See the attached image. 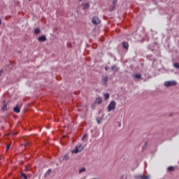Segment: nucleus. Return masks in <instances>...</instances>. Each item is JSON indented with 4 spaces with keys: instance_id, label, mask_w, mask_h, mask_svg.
<instances>
[{
    "instance_id": "nucleus-6",
    "label": "nucleus",
    "mask_w": 179,
    "mask_h": 179,
    "mask_svg": "<svg viewBox=\"0 0 179 179\" xmlns=\"http://www.w3.org/2000/svg\"><path fill=\"white\" fill-rule=\"evenodd\" d=\"M107 82H108V76H105L102 78V85H103V86H106L107 85Z\"/></svg>"
},
{
    "instance_id": "nucleus-9",
    "label": "nucleus",
    "mask_w": 179,
    "mask_h": 179,
    "mask_svg": "<svg viewBox=\"0 0 179 179\" xmlns=\"http://www.w3.org/2000/svg\"><path fill=\"white\" fill-rule=\"evenodd\" d=\"M133 78L135 79H142V75L141 73L134 74Z\"/></svg>"
},
{
    "instance_id": "nucleus-27",
    "label": "nucleus",
    "mask_w": 179,
    "mask_h": 179,
    "mask_svg": "<svg viewBox=\"0 0 179 179\" xmlns=\"http://www.w3.org/2000/svg\"><path fill=\"white\" fill-rule=\"evenodd\" d=\"M115 68V65H113V66H112V68H111L112 71H114Z\"/></svg>"
},
{
    "instance_id": "nucleus-8",
    "label": "nucleus",
    "mask_w": 179,
    "mask_h": 179,
    "mask_svg": "<svg viewBox=\"0 0 179 179\" xmlns=\"http://www.w3.org/2000/svg\"><path fill=\"white\" fill-rule=\"evenodd\" d=\"M137 178L138 179H150V176L139 175Z\"/></svg>"
},
{
    "instance_id": "nucleus-3",
    "label": "nucleus",
    "mask_w": 179,
    "mask_h": 179,
    "mask_svg": "<svg viewBox=\"0 0 179 179\" xmlns=\"http://www.w3.org/2000/svg\"><path fill=\"white\" fill-rule=\"evenodd\" d=\"M177 85V82L173 80V81H166L164 83V86L166 87H169V86H176Z\"/></svg>"
},
{
    "instance_id": "nucleus-18",
    "label": "nucleus",
    "mask_w": 179,
    "mask_h": 179,
    "mask_svg": "<svg viewBox=\"0 0 179 179\" xmlns=\"http://www.w3.org/2000/svg\"><path fill=\"white\" fill-rule=\"evenodd\" d=\"M63 160H69V155H65L63 157Z\"/></svg>"
},
{
    "instance_id": "nucleus-5",
    "label": "nucleus",
    "mask_w": 179,
    "mask_h": 179,
    "mask_svg": "<svg viewBox=\"0 0 179 179\" xmlns=\"http://www.w3.org/2000/svg\"><path fill=\"white\" fill-rule=\"evenodd\" d=\"M93 24H100V18L98 17H94L92 19Z\"/></svg>"
},
{
    "instance_id": "nucleus-32",
    "label": "nucleus",
    "mask_w": 179,
    "mask_h": 179,
    "mask_svg": "<svg viewBox=\"0 0 179 179\" xmlns=\"http://www.w3.org/2000/svg\"><path fill=\"white\" fill-rule=\"evenodd\" d=\"M118 69H120L119 68H116V71H118Z\"/></svg>"
},
{
    "instance_id": "nucleus-17",
    "label": "nucleus",
    "mask_w": 179,
    "mask_h": 179,
    "mask_svg": "<svg viewBox=\"0 0 179 179\" xmlns=\"http://www.w3.org/2000/svg\"><path fill=\"white\" fill-rule=\"evenodd\" d=\"M104 99L105 100H108L110 99V94H104Z\"/></svg>"
},
{
    "instance_id": "nucleus-21",
    "label": "nucleus",
    "mask_w": 179,
    "mask_h": 179,
    "mask_svg": "<svg viewBox=\"0 0 179 179\" xmlns=\"http://www.w3.org/2000/svg\"><path fill=\"white\" fill-rule=\"evenodd\" d=\"M21 177L24 179H27V176L24 174V173H21Z\"/></svg>"
},
{
    "instance_id": "nucleus-23",
    "label": "nucleus",
    "mask_w": 179,
    "mask_h": 179,
    "mask_svg": "<svg viewBox=\"0 0 179 179\" xmlns=\"http://www.w3.org/2000/svg\"><path fill=\"white\" fill-rule=\"evenodd\" d=\"M173 66H175L177 69H179V64L178 63H175L173 64Z\"/></svg>"
},
{
    "instance_id": "nucleus-22",
    "label": "nucleus",
    "mask_w": 179,
    "mask_h": 179,
    "mask_svg": "<svg viewBox=\"0 0 179 179\" xmlns=\"http://www.w3.org/2000/svg\"><path fill=\"white\" fill-rule=\"evenodd\" d=\"M9 149H10V144H8L6 147V151L8 152L9 150Z\"/></svg>"
},
{
    "instance_id": "nucleus-29",
    "label": "nucleus",
    "mask_w": 179,
    "mask_h": 179,
    "mask_svg": "<svg viewBox=\"0 0 179 179\" xmlns=\"http://www.w3.org/2000/svg\"><path fill=\"white\" fill-rule=\"evenodd\" d=\"M105 70H106V71H108V67L106 66V67H105Z\"/></svg>"
},
{
    "instance_id": "nucleus-7",
    "label": "nucleus",
    "mask_w": 179,
    "mask_h": 179,
    "mask_svg": "<svg viewBox=\"0 0 179 179\" xmlns=\"http://www.w3.org/2000/svg\"><path fill=\"white\" fill-rule=\"evenodd\" d=\"M38 41L41 43H44V41H47V37L45 36H41L38 38Z\"/></svg>"
},
{
    "instance_id": "nucleus-19",
    "label": "nucleus",
    "mask_w": 179,
    "mask_h": 179,
    "mask_svg": "<svg viewBox=\"0 0 179 179\" xmlns=\"http://www.w3.org/2000/svg\"><path fill=\"white\" fill-rule=\"evenodd\" d=\"M101 101H102L101 98H98V99H96V102L98 104H101Z\"/></svg>"
},
{
    "instance_id": "nucleus-4",
    "label": "nucleus",
    "mask_w": 179,
    "mask_h": 179,
    "mask_svg": "<svg viewBox=\"0 0 179 179\" xmlns=\"http://www.w3.org/2000/svg\"><path fill=\"white\" fill-rule=\"evenodd\" d=\"M83 10H86L90 8V3L88 2H84L81 4Z\"/></svg>"
},
{
    "instance_id": "nucleus-13",
    "label": "nucleus",
    "mask_w": 179,
    "mask_h": 179,
    "mask_svg": "<svg viewBox=\"0 0 179 179\" xmlns=\"http://www.w3.org/2000/svg\"><path fill=\"white\" fill-rule=\"evenodd\" d=\"M52 171L51 169H48L47 172L45 173V177H48V176L51 174Z\"/></svg>"
},
{
    "instance_id": "nucleus-34",
    "label": "nucleus",
    "mask_w": 179,
    "mask_h": 179,
    "mask_svg": "<svg viewBox=\"0 0 179 179\" xmlns=\"http://www.w3.org/2000/svg\"><path fill=\"white\" fill-rule=\"evenodd\" d=\"M155 4L157 5V2H155Z\"/></svg>"
},
{
    "instance_id": "nucleus-14",
    "label": "nucleus",
    "mask_w": 179,
    "mask_h": 179,
    "mask_svg": "<svg viewBox=\"0 0 179 179\" xmlns=\"http://www.w3.org/2000/svg\"><path fill=\"white\" fill-rule=\"evenodd\" d=\"M40 33H41V30L40 29V28H36V29L34 30V34H40Z\"/></svg>"
},
{
    "instance_id": "nucleus-12",
    "label": "nucleus",
    "mask_w": 179,
    "mask_h": 179,
    "mask_svg": "<svg viewBox=\"0 0 179 179\" xmlns=\"http://www.w3.org/2000/svg\"><path fill=\"white\" fill-rule=\"evenodd\" d=\"M14 112L15 113H20V107H19V105H17L15 108H14Z\"/></svg>"
},
{
    "instance_id": "nucleus-1",
    "label": "nucleus",
    "mask_w": 179,
    "mask_h": 179,
    "mask_svg": "<svg viewBox=\"0 0 179 179\" xmlns=\"http://www.w3.org/2000/svg\"><path fill=\"white\" fill-rule=\"evenodd\" d=\"M116 102L115 101H112L108 106V113H110V111H114V110H115V106H116Z\"/></svg>"
},
{
    "instance_id": "nucleus-25",
    "label": "nucleus",
    "mask_w": 179,
    "mask_h": 179,
    "mask_svg": "<svg viewBox=\"0 0 179 179\" xmlns=\"http://www.w3.org/2000/svg\"><path fill=\"white\" fill-rule=\"evenodd\" d=\"M86 138H87V134H84L83 138H82V140L83 141V139H86Z\"/></svg>"
},
{
    "instance_id": "nucleus-20",
    "label": "nucleus",
    "mask_w": 179,
    "mask_h": 179,
    "mask_svg": "<svg viewBox=\"0 0 179 179\" xmlns=\"http://www.w3.org/2000/svg\"><path fill=\"white\" fill-rule=\"evenodd\" d=\"M31 145V143L30 141H26L24 144V146H30Z\"/></svg>"
},
{
    "instance_id": "nucleus-15",
    "label": "nucleus",
    "mask_w": 179,
    "mask_h": 179,
    "mask_svg": "<svg viewBox=\"0 0 179 179\" xmlns=\"http://www.w3.org/2000/svg\"><path fill=\"white\" fill-rule=\"evenodd\" d=\"M85 171H86V168L83 167L80 169L79 174H82V173H85Z\"/></svg>"
},
{
    "instance_id": "nucleus-16",
    "label": "nucleus",
    "mask_w": 179,
    "mask_h": 179,
    "mask_svg": "<svg viewBox=\"0 0 179 179\" xmlns=\"http://www.w3.org/2000/svg\"><path fill=\"white\" fill-rule=\"evenodd\" d=\"M174 170H175L174 166H169V167L167 168V171H174Z\"/></svg>"
},
{
    "instance_id": "nucleus-35",
    "label": "nucleus",
    "mask_w": 179,
    "mask_h": 179,
    "mask_svg": "<svg viewBox=\"0 0 179 179\" xmlns=\"http://www.w3.org/2000/svg\"><path fill=\"white\" fill-rule=\"evenodd\" d=\"M78 1H82V0H78Z\"/></svg>"
},
{
    "instance_id": "nucleus-30",
    "label": "nucleus",
    "mask_w": 179,
    "mask_h": 179,
    "mask_svg": "<svg viewBox=\"0 0 179 179\" xmlns=\"http://www.w3.org/2000/svg\"><path fill=\"white\" fill-rule=\"evenodd\" d=\"M2 24V21L0 20V26Z\"/></svg>"
},
{
    "instance_id": "nucleus-10",
    "label": "nucleus",
    "mask_w": 179,
    "mask_h": 179,
    "mask_svg": "<svg viewBox=\"0 0 179 179\" xmlns=\"http://www.w3.org/2000/svg\"><path fill=\"white\" fill-rule=\"evenodd\" d=\"M1 109L3 110L4 111H6V110H8V103H6L5 101H3V105Z\"/></svg>"
},
{
    "instance_id": "nucleus-24",
    "label": "nucleus",
    "mask_w": 179,
    "mask_h": 179,
    "mask_svg": "<svg viewBox=\"0 0 179 179\" xmlns=\"http://www.w3.org/2000/svg\"><path fill=\"white\" fill-rule=\"evenodd\" d=\"M117 0L113 1V5L114 8H115V3H117Z\"/></svg>"
},
{
    "instance_id": "nucleus-26",
    "label": "nucleus",
    "mask_w": 179,
    "mask_h": 179,
    "mask_svg": "<svg viewBox=\"0 0 179 179\" xmlns=\"http://www.w3.org/2000/svg\"><path fill=\"white\" fill-rule=\"evenodd\" d=\"M96 121L98 124H101V121L100 120V119H96Z\"/></svg>"
},
{
    "instance_id": "nucleus-31",
    "label": "nucleus",
    "mask_w": 179,
    "mask_h": 179,
    "mask_svg": "<svg viewBox=\"0 0 179 179\" xmlns=\"http://www.w3.org/2000/svg\"><path fill=\"white\" fill-rule=\"evenodd\" d=\"M1 73H2V71H0V76H1Z\"/></svg>"
},
{
    "instance_id": "nucleus-28",
    "label": "nucleus",
    "mask_w": 179,
    "mask_h": 179,
    "mask_svg": "<svg viewBox=\"0 0 179 179\" xmlns=\"http://www.w3.org/2000/svg\"><path fill=\"white\" fill-rule=\"evenodd\" d=\"M12 135H17V133L13 132V133H12Z\"/></svg>"
},
{
    "instance_id": "nucleus-2",
    "label": "nucleus",
    "mask_w": 179,
    "mask_h": 179,
    "mask_svg": "<svg viewBox=\"0 0 179 179\" xmlns=\"http://www.w3.org/2000/svg\"><path fill=\"white\" fill-rule=\"evenodd\" d=\"M83 149H85L83 145H78L75 150L71 151V153H76V154L80 153V152H82V150H83Z\"/></svg>"
},
{
    "instance_id": "nucleus-33",
    "label": "nucleus",
    "mask_w": 179,
    "mask_h": 179,
    "mask_svg": "<svg viewBox=\"0 0 179 179\" xmlns=\"http://www.w3.org/2000/svg\"><path fill=\"white\" fill-rule=\"evenodd\" d=\"M155 4L157 5V2H155Z\"/></svg>"
},
{
    "instance_id": "nucleus-11",
    "label": "nucleus",
    "mask_w": 179,
    "mask_h": 179,
    "mask_svg": "<svg viewBox=\"0 0 179 179\" xmlns=\"http://www.w3.org/2000/svg\"><path fill=\"white\" fill-rule=\"evenodd\" d=\"M123 48H125V50H128V48H129V44L128 42H123Z\"/></svg>"
}]
</instances>
